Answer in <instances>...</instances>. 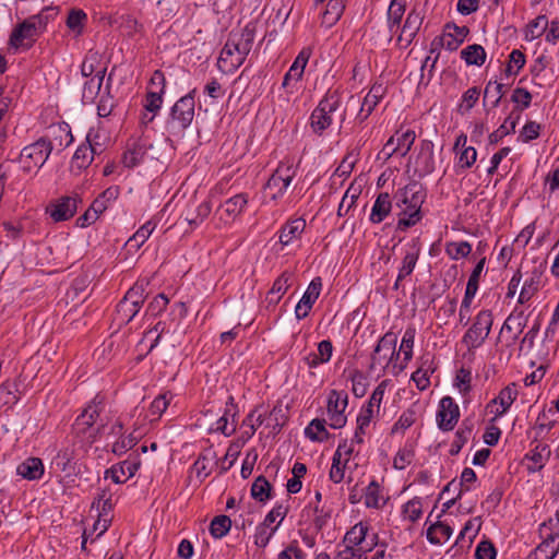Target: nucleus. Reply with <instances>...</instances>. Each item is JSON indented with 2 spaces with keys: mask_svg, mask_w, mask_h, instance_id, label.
<instances>
[{
  "mask_svg": "<svg viewBox=\"0 0 559 559\" xmlns=\"http://www.w3.org/2000/svg\"><path fill=\"white\" fill-rule=\"evenodd\" d=\"M385 389L386 381L380 382L370 395L367 406L360 409L357 417V424L359 425L360 430L368 427L374 415V412H379Z\"/></svg>",
  "mask_w": 559,
  "mask_h": 559,
  "instance_id": "aec40b11",
  "label": "nucleus"
},
{
  "mask_svg": "<svg viewBox=\"0 0 559 559\" xmlns=\"http://www.w3.org/2000/svg\"><path fill=\"white\" fill-rule=\"evenodd\" d=\"M103 409L104 397L97 394L84 408L82 414L75 419V423L73 425L74 432L78 436H84L87 432H90L87 438L90 439V442H93L96 439V436L104 428V425H102L96 429H92Z\"/></svg>",
  "mask_w": 559,
  "mask_h": 559,
  "instance_id": "423d86ee",
  "label": "nucleus"
},
{
  "mask_svg": "<svg viewBox=\"0 0 559 559\" xmlns=\"http://www.w3.org/2000/svg\"><path fill=\"white\" fill-rule=\"evenodd\" d=\"M420 253V249L414 245L408 251H406L402 266L399 270L397 282H402L405 277L411 275L416 266Z\"/></svg>",
  "mask_w": 559,
  "mask_h": 559,
  "instance_id": "4c0bfd02",
  "label": "nucleus"
},
{
  "mask_svg": "<svg viewBox=\"0 0 559 559\" xmlns=\"http://www.w3.org/2000/svg\"><path fill=\"white\" fill-rule=\"evenodd\" d=\"M406 0H392L388 9V25L391 33H396L405 14Z\"/></svg>",
  "mask_w": 559,
  "mask_h": 559,
  "instance_id": "473e14b6",
  "label": "nucleus"
},
{
  "mask_svg": "<svg viewBox=\"0 0 559 559\" xmlns=\"http://www.w3.org/2000/svg\"><path fill=\"white\" fill-rule=\"evenodd\" d=\"M392 210L391 197L388 192L380 193L371 209L369 219L373 224L383 222Z\"/></svg>",
  "mask_w": 559,
  "mask_h": 559,
  "instance_id": "cd10ccee",
  "label": "nucleus"
},
{
  "mask_svg": "<svg viewBox=\"0 0 559 559\" xmlns=\"http://www.w3.org/2000/svg\"><path fill=\"white\" fill-rule=\"evenodd\" d=\"M415 334H416L415 328L409 326L405 330L404 335L402 337L400 352L403 353L405 361H409L413 357Z\"/></svg>",
  "mask_w": 559,
  "mask_h": 559,
  "instance_id": "052dcab7",
  "label": "nucleus"
},
{
  "mask_svg": "<svg viewBox=\"0 0 559 559\" xmlns=\"http://www.w3.org/2000/svg\"><path fill=\"white\" fill-rule=\"evenodd\" d=\"M98 63H99L98 53L90 51L81 64L82 75L85 78L94 76L96 74V72L100 70V69H97Z\"/></svg>",
  "mask_w": 559,
  "mask_h": 559,
  "instance_id": "69168bd1",
  "label": "nucleus"
},
{
  "mask_svg": "<svg viewBox=\"0 0 559 559\" xmlns=\"http://www.w3.org/2000/svg\"><path fill=\"white\" fill-rule=\"evenodd\" d=\"M333 354V345L331 341L323 340L318 344L317 353H309L304 357V361L309 368H317L318 366L330 361Z\"/></svg>",
  "mask_w": 559,
  "mask_h": 559,
  "instance_id": "bb28decb",
  "label": "nucleus"
},
{
  "mask_svg": "<svg viewBox=\"0 0 559 559\" xmlns=\"http://www.w3.org/2000/svg\"><path fill=\"white\" fill-rule=\"evenodd\" d=\"M547 26H548V21L546 19V16L544 15H540V16H537L535 20H533L528 25H527V31H526V39H535V38H538L543 35V33L547 29Z\"/></svg>",
  "mask_w": 559,
  "mask_h": 559,
  "instance_id": "e2e57ef3",
  "label": "nucleus"
},
{
  "mask_svg": "<svg viewBox=\"0 0 559 559\" xmlns=\"http://www.w3.org/2000/svg\"><path fill=\"white\" fill-rule=\"evenodd\" d=\"M296 176V169L289 162H282L265 183V190L271 192V199L277 200L287 191Z\"/></svg>",
  "mask_w": 559,
  "mask_h": 559,
  "instance_id": "9b49d317",
  "label": "nucleus"
},
{
  "mask_svg": "<svg viewBox=\"0 0 559 559\" xmlns=\"http://www.w3.org/2000/svg\"><path fill=\"white\" fill-rule=\"evenodd\" d=\"M16 473L27 480H37L44 475V464L38 457H28L17 465Z\"/></svg>",
  "mask_w": 559,
  "mask_h": 559,
  "instance_id": "c85d7f7f",
  "label": "nucleus"
},
{
  "mask_svg": "<svg viewBox=\"0 0 559 559\" xmlns=\"http://www.w3.org/2000/svg\"><path fill=\"white\" fill-rule=\"evenodd\" d=\"M118 195L119 187H109L93 201L92 205L94 206L95 211H98L102 214L108 207L109 203L115 201Z\"/></svg>",
  "mask_w": 559,
  "mask_h": 559,
  "instance_id": "8fccbe9b",
  "label": "nucleus"
},
{
  "mask_svg": "<svg viewBox=\"0 0 559 559\" xmlns=\"http://www.w3.org/2000/svg\"><path fill=\"white\" fill-rule=\"evenodd\" d=\"M194 94L195 90H192L171 107L170 118L166 123L169 133L180 134L191 124L194 118Z\"/></svg>",
  "mask_w": 559,
  "mask_h": 559,
  "instance_id": "7ed1b4c3",
  "label": "nucleus"
},
{
  "mask_svg": "<svg viewBox=\"0 0 559 559\" xmlns=\"http://www.w3.org/2000/svg\"><path fill=\"white\" fill-rule=\"evenodd\" d=\"M52 150V142L45 136L25 146L21 151L19 158L23 171L31 173L33 169L41 168L47 162Z\"/></svg>",
  "mask_w": 559,
  "mask_h": 559,
  "instance_id": "39448f33",
  "label": "nucleus"
},
{
  "mask_svg": "<svg viewBox=\"0 0 559 559\" xmlns=\"http://www.w3.org/2000/svg\"><path fill=\"white\" fill-rule=\"evenodd\" d=\"M516 396L518 391L515 383L507 385L500 391L499 395L491 401V404L499 405L496 411L491 412L495 413L496 417L502 416L510 408Z\"/></svg>",
  "mask_w": 559,
  "mask_h": 559,
  "instance_id": "c756f323",
  "label": "nucleus"
},
{
  "mask_svg": "<svg viewBox=\"0 0 559 559\" xmlns=\"http://www.w3.org/2000/svg\"><path fill=\"white\" fill-rule=\"evenodd\" d=\"M93 148L81 145L76 148L74 155H73V166L78 169H84L90 166V164L93 162Z\"/></svg>",
  "mask_w": 559,
  "mask_h": 559,
  "instance_id": "13d9d810",
  "label": "nucleus"
},
{
  "mask_svg": "<svg viewBox=\"0 0 559 559\" xmlns=\"http://www.w3.org/2000/svg\"><path fill=\"white\" fill-rule=\"evenodd\" d=\"M468 33L469 29L466 26H457L450 23L447 24L443 35L432 40L430 52H435L439 47H443L449 51L456 50Z\"/></svg>",
  "mask_w": 559,
  "mask_h": 559,
  "instance_id": "2eb2a0df",
  "label": "nucleus"
},
{
  "mask_svg": "<svg viewBox=\"0 0 559 559\" xmlns=\"http://www.w3.org/2000/svg\"><path fill=\"white\" fill-rule=\"evenodd\" d=\"M272 485L264 476L255 478L251 486V496L260 502H265L271 498Z\"/></svg>",
  "mask_w": 559,
  "mask_h": 559,
  "instance_id": "c03bdc74",
  "label": "nucleus"
},
{
  "mask_svg": "<svg viewBox=\"0 0 559 559\" xmlns=\"http://www.w3.org/2000/svg\"><path fill=\"white\" fill-rule=\"evenodd\" d=\"M432 360L429 356H424L421 358L420 366L418 369L412 374V380L415 382L418 390H426L429 384V374L433 372Z\"/></svg>",
  "mask_w": 559,
  "mask_h": 559,
  "instance_id": "2f4dec72",
  "label": "nucleus"
},
{
  "mask_svg": "<svg viewBox=\"0 0 559 559\" xmlns=\"http://www.w3.org/2000/svg\"><path fill=\"white\" fill-rule=\"evenodd\" d=\"M453 531L452 528L442 522L432 524L427 530V539L433 545H441L449 540Z\"/></svg>",
  "mask_w": 559,
  "mask_h": 559,
  "instance_id": "58836bf2",
  "label": "nucleus"
},
{
  "mask_svg": "<svg viewBox=\"0 0 559 559\" xmlns=\"http://www.w3.org/2000/svg\"><path fill=\"white\" fill-rule=\"evenodd\" d=\"M156 228V224L148 221L142 225L136 233L128 239L126 246L129 250H139L150 238Z\"/></svg>",
  "mask_w": 559,
  "mask_h": 559,
  "instance_id": "f704fd0d",
  "label": "nucleus"
},
{
  "mask_svg": "<svg viewBox=\"0 0 559 559\" xmlns=\"http://www.w3.org/2000/svg\"><path fill=\"white\" fill-rule=\"evenodd\" d=\"M460 418V408L451 396L441 399L439 409L437 412V423L442 431L452 430Z\"/></svg>",
  "mask_w": 559,
  "mask_h": 559,
  "instance_id": "f3484780",
  "label": "nucleus"
},
{
  "mask_svg": "<svg viewBox=\"0 0 559 559\" xmlns=\"http://www.w3.org/2000/svg\"><path fill=\"white\" fill-rule=\"evenodd\" d=\"M341 96L337 92H329L320 100L310 116V127L312 131L322 135L323 132L332 124L333 115L340 109Z\"/></svg>",
  "mask_w": 559,
  "mask_h": 559,
  "instance_id": "20e7f679",
  "label": "nucleus"
},
{
  "mask_svg": "<svg viewBox=\"0 0 559 559\" xmlns=\"http://www.w3.org/2000/svg\"><path fill=\"white\" fill-rule=\"evenodd\" d=\"M174 395L170 392L160 393L158 396L154 399L150 406V415L152 418L151 421L157 420L163 413L167 409L169 403L171 402Z\"/></svg>",
  "mask_w": 559,
  "mask_h": 559,
  "instance_id": "49530a36",
  "label": "nucleus"
},
{
  "mask_svg": "<svg viewBox=\"0 0 559 559\" xmlns=\"http://www.w3.org/2000/svg\"><path fill=\"white\" fill-rule=\"evenodd\" d=\"M306 436L312 440L322 442L329 438V432L325 428L324 419H313L310 421L308 427L305 429Z\"/></svg>",
  "mask_w": 559,
  "mask_h": 559,
  "instance_id": "de8ad7c7",
  "label": "nucleus"
},
{
  "mask_svg": "<svg viewBox=\"0 0 559 559\" xmlns=\"http://www.w3.org/2000/svg\"><path fill=\"white\" fill-rule=\"evenodd\" d=\"M367 533V524L359 522L354 525L344 537L345 549H355V546L360 545L365 540Z\"/></svg>",
  "mask_w": 559,
  "mask_h": 559,
  "instance_id": "a19ab883",
  "label": "nucleus"
},
{
  "mask_svg": "<svg viewBox=\"0 0 559 559\" xmlns=\"http://www.w3.org/2000/svg\"><path fill=\"white\" fill-rule=\"evenodd\" d=\"M106 69L97 71L94 76H92L85 84L83 88V97L87 99H93L96 94H98L103 80L105 76Z\"/></svg>",
  "mask_w": 559,
  "mask_h": 559,
  "instance_id": "3c124183",
  "label": "nucleus"
},
{
  "mask_svg": "<svg viewBox=\"0 0 559 559\" xmlns=\"http://www.w3.org/2000/svg\"><path fill=\"white\" fill-rule=\"evenodd\" d=\"M459 155L457 163L455 165L456 174L462 170L471 168L477 158V152L473 146L464 147V150L456 153Z\"/></svg>",
  "mask_w": 559,
  "mask_h": 559,
  "instance_id": "603ef678",
  "label": "nucleus"
},
{
  "mask_svg": "<svg viewBox=\"0 0 559 559\" xmlns=\"http://www.w3.org/2000/svg\"><path fill=\"white\" fill-rule=\"evenodd\" d=\"M471 251L472 246L467 241H452L445 246L447 254L453 260L465 258Z\"/></svg>",
  "mask_w": 559,
  "mask_h": 559,
  "instance_id": "bf43d9fd",
  "label": "nucleus"
},
{
  "mask_svg": "<svg viewBox=\"0 0 559 559\" xmlns=\"http://www.w3.org/2000/svg\"><path fill=\"white\" fill-rule=\"evenodd\" d=\"M385 94L386 86L384 84L376 82L371 86L360 108V115L362 119H366L371 115L376 106L380 103V100L384 97Z\"/></svg>",
  "mask_w": 559,
  "mask_h": 559,
  "instance_id": "a878e982",
  "label": "nucleus"
},
{
  "mask_svg": "<svg viewBox=\"0 0 559 559\" xmlns=\"http://www.w3.org/2000/svg\"><path fill=\"white\" fill-rule=\"evenodd\" d=\"M306 228V221L304 218H294L288 221L280 230V242L283 246H288L295 240L299 239Z\"/></svg>",
  "mask_w": 559,
  "mask_h": 559,
  "instance_id": "393cba45",
  "label": "nucleus"
},
{
  "mask_svg": "<svg viewBox=\"0 0 559 559\" xmlns=\"http://www.w3.org/2000/svg\"><path fill=\"white\" fill-rule=\"evenodd\" d=\"M421 23L423 17L420 13L413 10L407 14V17L397 37V43L401 47L406 48L411 45L417 32L419 31Z\"/></svg>",
  "mask_w": 559,
  "mask_h": 559,
  "instance_id": "5701e85b",
  "label": "nucleus"
},
{
  "mask_svg": "<svg viewBox=\"0 0 559 559\" xmlns=\"http://www.w3.org/2000/svg\"><path fill=\"white\" fill-rule=\"evenodd\" d=\"M554 424H555V421L548 419L545 411L539 413V415L536 419V423L533 427V430L535 431V440L545 438V436L554 427Z\"/></svg>",
  "mask_w": 559,
  "mask_h": 559,
  "instance_id": "0e129e2a",
  "label": "nucleus"
},
{
  "mask_svg": "<svg viewBox=\"0 0 559 559\" xmlns=\"http://www.w3.org/2000/svg\"><path fill=\"white\" fill-rule=\"evenodd\" d=\"M321 288V278L314 277L295 308V316L298 320L305 319L309 314L313 304L320 296Z\"/></svg>",
  "mask_w": 559,
  "mask_h": 559,
  "instance_id": "4be33fe9",
  "label": "nucleus"
},
{
  "mask_svg": "<svg viewBox=\"0 0 559 559\" xmlns=\"http://www.w3.org/2000/svg\"><path fill=\"white\" fill-rule=\"evenodd\" d=\"M293 274L285 271L283 272L273 283L269 294L277 295L275 302H278L283 295L287 292L290 286Z\"/></svg>",
  "mask_w": 559,
  "mask_h": 559,
  "instance_id": "4d7b16f0",
  "label": "nucleus"
},
{
  "mask_svg": "<svg viewBox=\"0 0 559 559\" xmlns=\"http://www.w3.org/2000/svg\"><path fill=\"white\" fill-rule=\"evenodd\" d=\"M425 198V190L420 183L415 181L396 191L395 205L401 209L397 229L405 230L420 221V209Z\"/></svg>",
  "mask_w": 559,
  "mask_h": 559,
  "instance_id": "f257e3e1",
  "label": "nucleus"
},
{
  "mask_svg": "<svg viewBox=\"0 0 559 559\" xmlns=\"http://www.w3.org/2000/svg\"><path fill=\"white\" fill-rule=\"evenodd\" d=\"M385 504L381 495L380 485L372 480L365 489V506L367 508L380 509Z\"/></svg>",
  "mask_w": 559,
  "mask_h": 559,
  "instance_id": "79ce46f5",
  "label": "nucleus"
},
{
  "mask_svg": "<svg viewBox=\"0 0 559 559\" xmlns=\"http://www.w3.org/2000/svg\"><path fill=\"white\" fill-rule=\"evenodd\" d=\"M414 456H415V453L412 448L404 447V448L400 449L393 460L394 468H396V469L406 468L413 462Z\"/></svg>",
  "mask_w": 559,
  "mask_h": 559,
  "instance_id": "774afa93",
  "label": "nucleus"
},
{
  "mask_svg": "<svg viewBox=\"0 0 559 559\" xmlns=\"http://www.w3.org/2000/svg\"><path fill=\"white\" fill-rule=\"evenodd\" d=\"M492 323L493 318L490 310H481L477 313L474 323L462 338L468 350L476 349L483 345L491 331Z\"/></svg>",
  "mask_w": 559,
  "mask_h": 559,
  "instance_id": "9d476101",
  "label": "nucleus"
},
{
  "mask_svg": "<svg viewBox=\"0 0 559 559\" xmlns=\"http://www.w3.org/2000/svg\"><path fill=\"white\" fill-rule=\"evenodd\" d=\"M103 409L104 397L97 394L84 408L82 414L75 419V423L73 425L74 432L78 436H84L87 432H90L87 438L90 439V442H93L96 439V436L104 428V425H102L96 429H92Z\"/></svg>",
  "mask_w": 559,
  "mask_h": 559,
  "instance_id": "6e6552de",
  "label": "nucleus"
},
{
  "mask_svg": "<svg viewBox=\"0 0 559 559\" xmlns=\"http://www.w3.org/2000/svg\"><path fill=\"white\" fill-rule=\"evenodd\" d=\"M461 58L467 66L480 67L486 61V51L483 46L473 44L461 50Z\"/></svg>",
  "mask_w": 559,
  "mask_h": 559,
  "instance_id": "e433bc0d",
  "label": "nucleus"
},
{
  "mask_svg": "<svg viewBox=\"0 0 559 559\" xmlns=\"http://www.w3.org/2000/svg\"><path fill=\"white\" fill-rule=\"evenodd\" d=\"M150 85L155 90L146 93L144 108L151 114H157L163 105V95L166 87L164 73L156 70L150 80Z\"/></svg>",
  "mask_w": 559,
  "mask_h": 559,
  "instance_id": "6ab92c4d",
  "label": "nucleus"
},
{
  "mask_svg": "<svg viewBox=\"0 0 559 559\" xmlns=\"http://www.w3.org/2000/svg\"><path fill=\"white\" fill-rule=\"evenodd\" d=\"M525 64V55L519 50L514 49L509 56V63L506 69L507 74H518V72L524 67Z\"/></svg>",
  "mask_w": 559,
  "mask_h": 559,
  "instance_id": "338daca9",
  "label": "nucleus"
},
{
  "mask_svg": "<svg viewBox=\"0 0 559 559\" xmlns=\"http://www.w3.org/2000/svg\"><path fill=\"white\" fill-rule=\"evenodd\" d=\"M254 41V27L251 24L246 25L242 29L231 32L225 44L228 48H231L238 55L243 62L252 49Z\"/></svg>",
  "mask_w": 559,
  "mask_h": 559,
  "instance_id": "dca6fc26",
  "label": "nucleus"
},
{
  "mask_svg": "<svg viewBox=\"0 0 559 559\" xmlns=\"http://www.w3.org/2000/svg\"><path fill=\"white\" fill-rule=\"evenodd\" d=\"M539 287L540 278L538 276L526 280L520 292L519 302L524 304L528 301L538 292Z\"/></svg>",
  "mask_w": 559,
  "mask_h": 559,
  "instance_id": "680f3d73",
  "label": "nucleus"
},
{
  "mask_svg": "<svg viewBox=\"0 0 559 559\" xmlns=\"http://www.w3.org/2000/svg\"><path fill=\"white\" fill-rule=\"evenodd\" d=\"M485 258H483L474 267L469 278L467 281L466 289H465V301L467 302L469 298H474L478 290V283L480 274L485 266Z\"/></svg>",
  "mask_w": 559,
  "mask_h": 559,
  "instance_id": "09e8293b",
  "label": "nucleus"
},
{
  "mask_svg": "<svg viewBox=\"0 0 559 559\" xmlns=\"http://www.w3.org/2000/svg\"><path fill=\"white\" fill-rule=\"evenodd\" d=\"M231 521L227 515L215 516L210 524V533L215 538L224 537L230 530Z\"/></svg>",
  "mask_w": 559,
  "mask_h": 559,
  "instance_id": "864d4df0",
  "label": "nucleus"
},
{
  "mask_svg": "<svg viewBox=\"0 0 559 559\" xmlns=\"http://www.w3.org/2000/svg\"><path fill=\"white\" fill-rule=\"evenodd\" d=\"M552 521L544 522L539 526L542 543L528 555L527 559H555L559 552V533L552 532Z\"/></svg>",
  "mask_w": 559,
  "mask_h": 559,
  "instance_id": "ddd939ff",
  "label": "nucleus"
},
{
  "mask_svg": "<svg viewBox=\"0 0 559 559\" xmlns=\"http://www.w3.org/2000/svg\"><path fill=\"white\" fill-rule=\"evenodd\" d=\"M345 9L344 0H329L326 10L323 13L324 21L332 25L341 17Z\"/></svg>",
  "mask_w": 559,
  "mask_h": 559,
  "instance_id": "6e6d98bb",
  "label": "nucleus"
},
{
  "mask_svg": "<svg viewBox=\"0 0 559 559\" xmlns=\"http://www.w3.org/2000/svg\"><path fill=\"white\" fill-rule=\"evenodd\" d=\"M52 466L68 476L75 473L76 453L74 445H66L52 460Z\"/></svg>",
  "mask_w": 559,
  "mask_h": 559,
  "instance_id": "b1692460",
  "label": "nucleus"
},
{
  "mask_svg": "<svg viewBox=\"0 0 559 559\" xmlns=\"http://www.w3.org/2000/svg\"><path fill=\"white\" fill-rule=\"evenodd\" d=\"M242 63L243 61L240 58L238 59L236 51L224 45L217 60L218 69L227 74L234 73Z\"/></svg>",
  "mask_w": 559,
  "mask_h": 559,
  "instance_id": "7c9ffc66",
  "label": "nucleus"
},
{
  "mask_svg": "<svg viewBox=\"0 0 559 559\" xmlns=\"http://www.w3.org/2000/svg\"><path fill=\"white\" fill-rule=\"evenodd\" d=\"M247 203L248 195L246 193H239L225 201L221 210L228 218L234 219L243 211Z\"/></svg>",
  "mask_w": 559,
  "mask_h": 559,
  "instance_id": "c9c22d12",
  "label": "nucleus"
},
{
  "mask_svg": "<svg viewBox=\"0 0 559 559\" xmlns=\"http://www.w3.org/2000/svg\"><path fill=\"white\" fill-rule=\"evenodd\" d=\"M140 467V461L138 455H130L123 462H120L105 472V478L110 477L115 484H123L129 478L134 476Z\"/></svg>",
  "mask_w": 559,
  "mask_h": 559,
  "instance_id": "412c9836",
  "label": "nucleus"
},
{
  "mask_svg": "<svg viewBox=\"0 0 559 559\" xmlns=\"http://www.w3.org/2000/svg\"><path fill=\"white\" fill-rule=\"evenodd\" d=\"M396 335L392 332L385 333L378 342L371 355L369 370L373 371L378 367L385 369L389 364L399 356L396 353Z\"/></svg>",
  "mask_w": 559,
  "mask_h": 559,
  "instance_id": "f8f14e48",
  "label": "nucleus"
},
{
  "mask_svg": "<svg viewBox=\"0 0 559 559\" xmlns=\"http://www.w3.org/2000/svg\"><path fill=\"white\" fill-rule=\"evenodd\" d=\"M344 448L345 445H338L332 459L329 477L334 484H340L345 476L346 464L342 463V449Z\"/></svg>",
  "mask_w": 559,
  "mask_h": 559,
  "instance_id": "a18cd8bd",
  "label": "nucleus"
},
{
  "mask_svg": "<svg viewBox=\"0 0 559 559\" xmlns=\"http://www.w3.org/2000/svg\"><path fill=\"white\" fill-rule=\"evenodd\" d=\"M147 285L148 283L145 281L136 282L119 301L114 317V321L118 326L127 325L139 313L147 297Z\"/></svg>",
  "mask_w": 559,
  "mask_h": 559,
  "instance_id": "f03ea898",
  "label": "nucleus"
},
{
  "mask_svg": "<svg viewBox=\"0 0 559 559\" xmlns=\"http://www.w3.org/2000/svg\"><path fill=\"white\" fill-rule=\"evenodd\" d=\"M473 433V424L464 420L455 432V438L450 447V454L457 455Z\"/></svg>",
  "mask_w": 559,
  "mask_h": 559,
  "instance_id": "ea45409f",
  "label": "nucleus"
},
{
  "mask_svg": "<svg viewBox=\"0 0 559 559\" xmlns=\"http://www.w3.org/2000/svg\"><path fill=\"white\" fill-rule=\"evenodd\" d=\"M347 406V395H342L337 391L333 390L330 392L328 397V416L330 419V426L333 429H340L346 424V416L344 415Z\"/></svg>",
  "mask_w": 559,
  "mask_h": 559,
  "instance_id": "a211bd4d",
  "label": "nucleus"
},
{
  "mask_svg": "<svg viewBox=\"0 0 559 559\" xmlns=\"http://www.w3.org/2000/svg\"><path fill=\"white\" fill-rule=\"evenodd\" d=\"M86 23L87 14L82 9L72 8L69 11L66 25L75 37L82 35Z\"/></svg>",
  "mask_w": 559,
  "mask_h": 559,
  "instance_id": "72a5a7b5",
  "label": "nucleus"
},
{
  "mask_svg": "<svg viewBox=\"0 0 559 559\" xmlns=\"http://www.w3.org/2000/svg\"><path fill=\"white\" fill-rule=\"evenodd\" d=\"M82 202L79 194L63 195L49 203L46 213L56 222H64L74 216L78 205Z\"/></svg>",
  "mask_w": 559,
  "mask_h": 559,
  "instance_id": "4468645a",
  "label": "nucleus"
},
{
  "mask_svg": "<svg viewBox=\"0 0 559 559\" xmlns=\"http://www.w3.org/2000/svg\"><path fill=\"white\" fill-rule=\"evenodd\" d=\"M141 436V432H136V430H134L129 436L122 437L112 444V452L117 455H122L138 443Z\"/></svg>",
  "mask_w": 559,
  "mask_h": 559,
  "instance_id": "5fc2aeb1",
  "label": "nucleus"
},
{
  "mask_svg": "<svg viewBox=\"0 0 559 559\" xmlns=\"http://www.w3.org/2000/svg\"><path fill=\"white\" fill-rule=\"evenodd\" d=\"M103 409L104 397L97 394L84 408L82 414L75 419V423L73 425L74 432L78 436H84L87 432H90L87 438L90 439V442H93L96 439V436L104 428V425H102L96 429H92Z\"/></svg>",
  "mask_w": 559,
  "mask_h": 559,
  "instance_id": "0eeeda50",
  "label": "nucleus"
},
{
  "mask_svg": "<svg viewBox=\"0 0 559 559\" xmlns=\"http://www.w3.org/2000/svg\"><path fill=\"white\" fill-rule=\"evenodd\" d=\"M43 33L40 23L37 24L32 16H28L14 26L9 38V46L15 51L27 50L33 47Z\"/></svg>",
  "mask_w": 559,
  "mask_h": 559,
  "instance_id": "1a4fd4ad",
  "label": "nucleus"
},
{
  "mask_svg": "<svg viewBox=\"0 0 559 559\" xmlns=\"http://www.w3.org/2000/svg\"><path fill=\"white\" fill-rule=\"evenodd\" d=\"M416 134L412 130H407L401 135H397L395 138L396 146L392 147V150L389 151L388 157H391L393 154L396 153H399L401 156H405L409 152L412 145L414 144Z\"/></svg>",
  "mask_w": 559,
  "mask_h": 559,
  "instance_id": "37998d69",
  "label": "nucleus"
}]
</instances>
